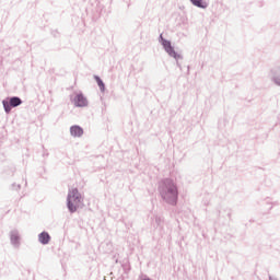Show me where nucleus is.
<instances>
[{
    "instance_id": "f257e3e1",
    "label": "nucleus",
    "mask_w": 280,
    "mask_h": 280,
    "mask_svg": "<svg viewBox=\"0 0 280 280\" xmlns=\"http://www.w3.org/2000/svg\"><path fill=\"white\" fill-rule=\"evenodd\" d=\"M161 196L167 202L174 203L176 202V198H178V189H176V185L172 179H165L160 186Z\"/></svg>"
},
{
    "instance_id": "f03ea898",
    "label": "nucleus",
    "mask_w": 280,
    "mask_h": 280,
    "mask_svg": "<svg viewBox=\"0 0 280 280\" xmlns=\"http://www.w3.org/2000/svg\"><path fill=\"white\" fill-rule=\"evenodd\" d=\"M82 205V195H80V191H78L77 188L70 189L68 194V209L71 211V213H75L78 211V208Z\"/></svg>"
},
{
    "instance_id": "7ed1b4c3",
    "label": "nucleus",
    "mask_w": 280,
    "mask_h": 280,
    "mask_svg": "<svg viewBox=\"0 0 280 280\" xmlns=\"http://www.w3.org/2000/svg\"><path fill=\"white\" fill-rule=\"evenodd\" d=\"M72 102L74 106L79 108H83L84 106H89V101H86V97H84V94L77 93L74 97L72 98Z\"/></svg>"
},
{
    "instance_id": "20e7f679",
    "label": "nucleus",
    "mask_w": 280,
    "mask_h": 280,
    "mask_svg": "<svg viewBox=\"0 0 280 280\" xmlns=\"http://www.w3.org/2000/svg\"><path fill=\"white\" fill-rule=\"evenodd\" d=\"M70 133L72 137H82V135H84V130L80 126H72L70 128Z\"/></svg>"
},
{
    "instance_id": "39448f33",
    "label": "nucleus",
    "mask_w": 280,
    "mask_h": 280,
    "mask_svg": "<svg viewBox=\"0 0 280 280\" xmlns=\"http://www.w3.org/2000/svg\"><path fill=\"white\" fill-rule=\"evenodd\" d=\"M49 240H51V236H49V233L47 232H43L38 236L40 244H49Z\"/></svg>"
},
{
    "instance_id": "423d86ee",
    "label": "nucleus",
    "mask_w": 280,
    "mask_h": 280,
    "mask_svg": "<svg viewBox=\"0 0 280 280\" xmlns=\"http://www.w3.org/2000/svg\"><path fill=\"white\" fill-rule=\"evenodd\" d=\"M192 5H196L197 8H207L209 4L203 0H190Z\"/></svg>"
},
{
    "instance_id": "0eeeda50",
    "label": "nucleus",
    "mask_w": 280,
    "mask_h": 280,
    "mask_svg": "<svg viewBox=\"0 0 280 280\" xmlns=\"http://www.w3.org/2000/svg\"><path fill=\"white\" fill-rule=\"evenodd\" d=\"M272 81L277 86H280V69L276 71V74L272 77Z\"/></svg>"
},
{
    "instance_id": "6e6552de",
    "label": "nucleus",
    "mask_w": 280,
    "mask_h": 280,
    "mask_svg": "<svg viewBox=\"0 0 280 280\" xmlns=\"http://www.w3.org/2000/svg\"><path fill=\"white\" fill-rule=\"evenodd\" d=\"M10 106H13V107L21 106V98L12 97L10 100Z\"/></svg>"
},
{
    "instance_id": "1a4fd4ad",
    "label": "nucleus",
    "mask_w": 280,
    "mask_h": 280,
    "mask_svg": "<svg viewBox=\"0 0 280 280\" xmlns=\"http://www.w3.org/2000/svg\"><path fill=\"white\" fill-rule=\"evenodd\" d=\"M165 51L168 52V55H171L173 58H176V51L174 50V47H168L165 49Z\"/></svg>"
},
{
    "instance_id": "9d476101",
    "label": "nucleus",
    "mask_w": 280,
    "mask_h": 280,
    "mask_svg": "<svg viewBox=\"0 0 280 280\" xmlns=\"http://www.w3.org/2000/svg\"><path fill=\"white\" fill-rule=\"evenodd\" d=\"M95 81L97 82L101 91H104V82L102 81V79H100V77H94Z\"/></svg>"
},
{
    "instance_id": "9b49d317",
    "label": "nucleus",
    "mask_w": 280,
    "mask_h": 280,
    "mask_svg": "<svg viewBox=\"0 0 280 280\" xmlns=\"http://www.w3.org/2000/svg\"><path fill=\"white\" fill-rule=\"evenodd\" d=\"M162 45H163L164 49L172 47V43H170L167 40H163Z\"/></svg>"
},
{
    "instance_id": "f8f14e48",
    "label": "nucleus",
    "mask_w": 280,
    "mask_h": 280,
    "mask_svg": "<svg viewBox=\"0 0 280 280\" xmlns=\"http://www.w3.org/2000/svg\"><path fill=\"white\" fill-rule=\"evenodd\" d=\"M4 108H5L7 113H8L10 110V105L4 103Z\"/></svg>"
}]
</instances>
